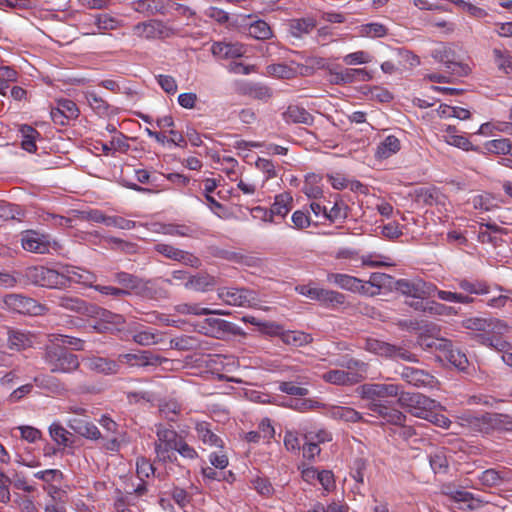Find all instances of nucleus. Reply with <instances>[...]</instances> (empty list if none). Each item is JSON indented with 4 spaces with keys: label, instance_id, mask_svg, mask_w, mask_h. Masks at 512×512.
<instances>
[{
    "label": "nucleus",
    "instance_id": "f257e3e1",
    "mask_svg": "<svg viewBox=\"0 0 512 512\" xmlns=\"http://www.w3.org/2000/svg\"><path fill=\"white\" fill-rule=\"evenodd\" d=\"M461 426L472 432L491 435L494 433H512V416L503 413H483L475 415L470 412L463 413L459 417Z\"/></svg>",
    "mask_w": 512,
    "mask_h": 512
},
{
    "label": "nucleus",
    "instance_id": "f03ea898",
    "mask_svg": "<svg viewBox=\"0 0 512 512\" xmlns=\"http://www.w3.org/2000/svg\"><path fill=\"white\" fill-rule=\"evenodd\" d=\"M42 359L51 373L71 374L80 367V361L76 354L57 342L49 339L43 349Z\"/></svg>",
    "mask_w": 512,
    "mask_h": 512
},
{
    "label": "nucleus",
    "instance_id": "7ed1b4c3",
    "mask_svg": "<svg viewBox=\"0 0 512 512\" xmlns=\"http://www.w3.org/2000/svg\"><path fill=\"white\" fill-rule=\"evenodd\" d=\"M3 308L24 315H43L47 308L35 299L22 294H7L3 297Z\"/></svg>",
    "mask_w": 512,
    "mask_h": 512
},
{
    "label": "nucleus",
    "instance_id": "20e7f679",
    "mask_svg": "<svg viewBox=\"0 0 512 512\" xmlns=\"http://www.w3.org/2000/svg\"><path fill=\"white\" fill-rule=\"evenodd\" d=\"M363 348L371 353L392 359H402L408 362L416 361L414 354L401 346H396L379 339L367 338L364 341Z\"/></svg>",
    "mask_w": 512,
    "mask_h": 512
},
{
    "label": "nucleus",
    "instance_id": "39448f33",
    "mask_svg": "<svg viewBox=\"0 0 512 512\" xmlns=\"http://www.w3.org/2000/svg\"><path fill=\"white\" fill-rule=\"evenodd\" d=\"M26 279L38 286L47 288H63L64 278L60 272L44 266H32L25 270Z\"/></svg>",
    "mask_w": 512,
    "mask_h": 512
},
{
    "label": "nucleus",
    "instance_id": "423d86ee",
    "mask_svg": "<svg viewBox=\"0 0 512 512\" xmlns=\"http://www.w3.org/2000/svg\"><path fill=\"white\" fill-rule=\"evenodd\" d=\"M394 288L401 294L415 299H427L433 296L436 291L434 284L420 278L396 280Z\"/></svg>",
    "mask_w": 512,
    "mask_h": 512
},
{
    "label": "nucleus",
    "instance_id": "0eeeda50",
    "mask_svg": "<svg viewBox=\"0 0 512 512\" xmlns=\"http://www.w3.org/2000/svg\"><path fill=\"white\" fill-rule=\"evenodd\" d=\"M157 441L155 442V452L162 461L171 460L170 452L177 447L181 436L173 430L162 424L156 425Z\"/></svg>",
    "mask_w": 512,
    "mask_h": 512
},
{
    "label": "nucleus",
    "instance_id": "6e6552de",
    "mask_svg": "<svg viewBox=\"0 0 512 512\" xmlns=\"http://www.w3.org/2000/svg\"><path fill=\"white\" fill-rule=\"evenodd\" d=\"M21 245L28 252L46 254L50 252L51 248H55L57 243L52 241L47 234L26 230L21 233Z\"/></svg>",
    "mask_w": 512,
    "mask_h": 512
},
{
    "label": "nucleus",
    "instance_id": "1a4fd4ad",
    "mask_svg": "<svg viewBox=\"0 0 512 512\" xmlns=\"http://www.w3.org/2000/svg\"><path fill=\"white\" fill-rule=\"evenodd\" d=\"M218 297L228 305L248 307L257 302V293L247 288H220Z\"/></svg>",
    "mask_w": 512,
    "mask_h": 512
},
{
    "label": "nucleus",
    "instance_id": "9d476101",
    "mask_svg": "<svg viewBox=\"0 0 512 512\" xmlns=\"http://www.w3.org/2000/svg\"><path fill=\"white\" fill-rule=\"evenodd\" d=\"M134 32L139 37L145 39H164L176 35V31L167 26L163 21L152 19L147 22H141L134 26Z\"/></svg>",
    "mask_w": 512,
    "mask_h": 512
},
{
    "label": "nucleus",
    "instance_id": "9b49d317",
    "mask_svg": "<svg viewBox=\"0 0 512 512\" xmlns=\"http://www.w3.org/2000/svg\"><path fill=\"white\" fill-rule=\"evenodd\" d=\"M115 281L122 286L121 289L135 291L144 296H153V290L156 287V281L143 280L127 272H118L115 275Z\"/></svg>",
    "mask_w": 512,
    "mask_h": 512
},
{
    "label": "nucleus",
    "instance_id": "f8f14e48",
    "mask_svg": "<svg viewBox=\"0 0 512 512\" xmlns=\"http://www.w3.org/2000/svg\"><path fill=\"white\" fill-rule=\"evenodd\" d=\"M153 249L167 259L180 262L193 268H199L201 266V261L197 256L191 252L179 249L172 244L156 243Z\"/></svg>",
    "mask_w": 512,
    "mask_h": 512
},
{
    "label": "nucleus",
    "instance_id": "ddd939ff",
    "mask_svg": "<svg viewBox=\"0 0 512 512\" xmlns=\"http://www.w3.org/2000/svg\"><path fill=\"white\" fill-rule=\"evenodd\" d=\"M117 360L120 366L127 365L129 367L157 366L168 361L166 358L148 350L138 351L137 353L119 354Z\"/></svg>",
    "mask_w": 512,
    "mask_h": 512
},
{
    "label": "nucleus",
    "instance_id": "4468645a",
    "mask_svg": "<svg viewBox=\"0 0 512 512\" xmlns=\"http://www.w3.org/2000/svg\"><path fill=\"white\" fill-rule=\"evenodd\" d=\"M432 56L436 61L443 63L453 75L465 76L469 73L468 65L456 61L455 53L450 47L442 45L432 52Z\"/></svg>",
    "mask_w": 512,
    "mask_h": 512
},
{
    "label": "nucleus",
    "instance_id": "2eb2a0df",
    "mask_svg": "<svg viewBox=\"0 0 512 512\" xmlns=\"http://www.w3.org/2000/svg\"><path fill=\"white\" fill-rule=\"evenodd\" d=\"M400 387L396 384L367 383L357 388L362 399L376 400L398 396Z\"/></svg>",
    "mask_w": 512,
    "mask_h": 512
},
{
    "label": "nucleus",
    "instance_id": "dca6fc26",
    "mask_svg": "<svg viewBox=\"0 0 512 512\" xmlns=\"http://www.w3.org/2000/svg\"><path fill=\"white\" fill-rule=\"evenodd\" d=\"M401 378L408 384L421 388H432L436 385V378L425 370L404 366L400 371Z\"/></svg>",
    "mask_w": 512,
    "mask_h": 512
},
{
    "label": "nucleus",
    "instance_id": "f3484780",
    "mask_svg": "<svg viewBox=\"0 0 512 512\" xmlns=\"http://www.w3.org/2000/svg\"><path fill=\"white\" fill-rule=\"evenodd\" d=\"M331 82L337 85L349 84L356 81H370L373 75L365 68H345L341 71L330 70Z\"/></svg>",
    "mask_w": 512,
    "mask_h": 512
},
{
    "label": "nucleus",
    "instance_id": "a211bd4d",
    "mask_svg": "<svg viewBox=\"0 0 512 512\" xmlns=\"http://www.w3.org/2000/svg\"><path fill=\"white\" fill-rule=\"evenodd\" d=\"M35 342V334L21 329L8 328L7 330V347L10 350L21 352L33 347Z\"/></svg>",
    "mask_w": 512,
    "mask_h": 512
},
{
    "label": "nucleus",
    "instance_id": "6ab92c4d",
    "mask_svg": "<svg viewBox=\"0 0 512 512\" xmlns=\"http://www.w3.org/2000/svg\"><path fill=\"white\" fill-rule=\"evenodd\" d=\"M398 403L409 411L422 409H436L440 404L420 393L402 392L399 395Z\"/></svg>",
    "mask_w": 512,
    "mask_h": 512
},
{
    "label": "nucleus",
    "instance_id": "aec40b11",
    "mask_svg": "<svg viewBox=\"0 0 512 512\" xmlns=\"http://www.w3.org/2000/svg\"><path fill=\"white\" fill-rule=\"evenodd\" d=\"M85 366L95 373L104 375H114L120 371L118 360L109 358L90 356L83 359Z\"/></svg>",
    "mask_w": 512,
    "mask_h": 512
},
{
    "label": "nucleus",
    "instance_id": "412c9836",
    "mask_svg": "<svg viewBox=\"0 0 512 512\" xmlns=\"http://www.w3.org/2000/svg\"><path fill=\"white\" fill-rule=\"evenodd\" d=\"M327 281L343 290L353 293L363 294V292H366V290H364L363 280L348 274L328 273Z\"/></svg>",
    "mask_w": 512,
    "mask_h": 512
},
{
    "label": "nucleus",
    "instance_id": "4be33fe9",
    "mask_svg": "<svg viewBox=\"0 0 512 512\" xmlns=\"http://www.w3.org/2000/svg\"><path fill=\"white\" fill-rule=\"evenodd\" d=\"M247 49L239 42H214L211 53L220 59L239 58L245 55Z\"/></svg>",
    "mask_w": 512,
    "mask_h": 512
},
{
    "label": "nucleus",
    "instance_id": "5701e85b",
    "mask_svg": "<svg viewBox=\"0 0 512 512\" xmlns=\"http://www.w3.org/2000/svg\"><path fill=\"white\" fill-rule=\"evenodd\" d=\"M67 426L76 434L90 440H98L101 437L98 427L85 418L72 417L68 419Z\"/></svg>",
    "mask_w": 512,
    "mask_h": 512
},
{
    "label": "nucleus",
    "instance_id": "b1692460",
    "mask_svg": "<svg viewBox=\"0 0 512 512\" xmlns=\"http://www.w3.org/2000/svg\"><path fill=\"white\" fill-rule=\"evenodd\" d=\"M322 379L330 384L350 386L360 383L364 377L360 373H349L344 370H329L322 375Z\"/></svg>",
    "mask_w": 512,
    "mask_h": 512
},
{
    "label": "nucleus",
    "instance_id": "393cba45",
    "mask_svg": "<svg viewBox=\"0 0 512 512\" xmlns=\"http://www.w3.org/2000/svg\"><path fill=\"white\" fill-rule=\"evenodd\" d=\"M238 93L243 96H248L253 99L268 101L273 92L271 88L261 83H253V82H243L238 86Z\"/></svg>",
    "mask_w": 512,
    "mask_h": 512
},
{
    "label": "nucleus",
    "instance_id": "a878e982",
    "mask_svg": "<svg viewBox=\"0 0 512 512\" xmlns=\"http://www.w3.org/2000/svg\"><path fill=\"white\" fill-rule=\"evenodd\" d=\"M60 276L64 278L63 288L67 287L70 283L88 285L94 280V275L92 273L76 267H65L60 272Z\"/></svg>",
    "mask_w": 512,
    "mask_h": 512
},
{
    "label": "nucleus",
    "instance_id": "bb28decb",
    "mask_svg": "<svg viewBox=\"0 0 512 512\" xmlns=\"http://www.w3.org/2000/svg\"><path fill=\"white\" fill-rule=\"evenodd\" d=\"M53 302L58 307L63 308L70 312H75V313L83 314V315L89 313V308H88L87 303L78 297H73V296H68V295H59V296H55Z\"/></svg>",
    "mask_w": 512,
    "mask_h": 512
},
{
    "label": "nucleus",
    "instance_id": "cd10ccee",
    "mask_svg": "<svg viewBox=\"0 0 512 512\" xmlns=\"http://www.w3.org/2000/svg\"><path fill=\"white\" fill-rule=\"evenodd\" d=\"M217 284L216 278L208 273L201 272L190 275L184 283L186 289L205 292Z\"/></svg>",
    "mask_w": 512,
    "mask_h": 512
},
{
    "label": "nucleus",
    "instance_id": "c85d7f7f",
    "mask_svg": "<svg viewBox=\"0 0 512 512\" xmlns=\"http://www.w3.org/2000/svg\"><path fill=\"white\" fill-rule=\"evenodd\" d=\"M392 277L386 273H372L368 281H363L364 290L363 295L374 296L379 293V290L390 286Z\"/></svg>",
    "mask_w": 512,
    "mask_h": 512
},
{
    "label": "nucleus",
    "instance_id": "c756f323",
    "mask_svg": "<svg viewBox=\"0 0 512 512\" xmlns=\"http://www.w3.org/2000/svg\"><path fill=\"white\" fill-rule=\"evenodd\" d=\"M132 9L146 16L165 14V4L162 0H134L131 3Z\"/></svg>",
    "mask_w": 512,
    "mask_h": 512
},
{
    "label": "nucleus",
    "instance_id": "7c9ffc66",
    "mask_svg": "<svg viewBox=\"0 0 512 512\" xmlns=\"http://www.w3.org/2000/svg\"><path fill=\"white\" fill-rule=\"evenodd\" d=\"M283 119L286 123H299L312 125L314 117L306 109L297 105H290L283 113Z\"/></svg>",
    "mask_w": 512,
    "mask_h": 512
},
{
    "label": "nucleus",
    "instance_id": "2f4dec72",
    "mask_svg": "<svg viewBox=\"0 0 512 512\" xmlns=\"http://www.w3.org/2000/svg\"><path fill=\"white\" fill-rule=\"evenodd\" d=\"M446 495L455 502H462L467 504L469 510H476L481 508L484 504L488 503L480 498L474 496L473 493L466 490H450Z\"/></svg>",
    "mask_w": 512,
    "mask_h": 512
},
{
    "label": "nucleus",
    "instance_id": "473e14b6",
    "mask_svg": "<svg viewBox=\"0 0 512 512\" xmlns=\"http://www.w3.org/2000/svg\"><path fill=\"white\" fill-rule=\"evenodd\" d=\"M195 431L197 433L198 439L201 440L204 444L211 447H223V440L211 430L210 424L208 422H198L195 426Z\"/></svg>",
    "mask_w": 512,
    "mask_h": 512
},
{
    "label": "nucleus",
    "instance_id": "72a5a7b5",
    "mask_svg": "<svg viewBox=\"0 0 512 512\" xmlns=\"http://www.w3.org/2000/svg\"><path fill=\"white\" fill-rule=\"evenodd\" d=\"M328 415L333 419L345 422L357 423L363 421L362 414L351 407L332 406L328 411Z\"/></svg>",
    "mask_w": 512,
    "mask_h": 512
},
{
    "label": "nucleus",
    "instance_id": "f704fd0d",
    "mask_svg": "<svg viewBox=\"0 0 512 512\" xmlns=\"http://www.w3.org/2000/svg\"><path fill=\"white\" fill-rule=\"evenodd\" d=\"M400 149V140L394 135H389L377 146L375 157L378 159H387L396 154Z\"/></svg>",
    "mask_w": 512,
    "mask_h": 512
},
{
    "label": "nucleus",
    "instance_id": "c9c22d12",
    "mask_svg": "<svg viewBox=\"0 0 512 512\" xmlns=\"http://www.w3.org/2000/svg\"><path fill=\"white\" fill-rule=\"evenodd\" d=\"M282 406L304 413L310 410L322 408L325 405L314 399L290 398L287 401L283 402Z\"/></svg>",
    "mask_w": 512,
    "mask_h": 512
},
{
    "label": "nucleus",
    "instance_id": "e433bc0d",
    "mask_svg": "<svg viewBox=\"0 0 512 512\" xmlns=\"http://www.w3.org/2000/svg\"><path fill=\"white\" fill-rule=\"evenodd\" d=\"M292 202L293 198L287 192L276 195L274 203L271 205L270 208L272 217L274 218L275 216H279L281 218H284L292 209Z\"/></svg>",
    "mask_w": 512,
    "mask_h": 512
},
{
    "label": "nucleus",
    "instance_id": "4c0bfd02",
    "mask_svg": "<svg viewBox=\"0 0 512 512\" xmlns=\"http://www.w3.org/2000/svg\"><path fill=\"white\" fill-rule=\"evenodd\" d=\"M132 339L135 343L141 346H150L158 344L162 341L161 333L152 328H145L134 331Z\"/></svg>",
    "mask_w": 512,
    "mask_h": 512
},
{
    "label": "nucleus",
    "instance_id": "58836bf2",
    "mask_svg": "<svg viewBox=\"0 0 512 512\" xmlns=\"http://www.w3.org/2000/svg\"><path fill=\"white\" fill-rule=\"evenodd\" d=\"M21 134V146L29 153H34L37 150L36 139L40 133L30 125H22L19 129Z\"/></svg>",
    "mask_w": 512,
    "mask_h": 512
},
{
    "label": "nucleus",
    "instance_id": "ea45409f",
    "mask_svg": "<svg viewBox=\"0 0 512 512\" xmlns=\"http://www.w3.org/2000/svg\"><path fill=\"white\" fill-rule=\"evenodd\" d=\"M348 216V206L340 199L328 201L326 219L330 222H342Z\"/></svg>",
    "mask_w": 512,
    "mask_h": 512
},
{
    "label": "nucleus",
    "instance_id": "a19ab883",
    "mask_svg": "<svg viewBox=\"0 0 512 512\" xmlns=\"http://www.w3.org/2000/svg\"><path fill=\"white\" fill-rule=\"evenodd\" d=\"M205 322L209 326V333L216 338H221L227 333L235 332V325L226 320L220 318H207Z\"/></svg>",
    "mask_w": 512,
    "mask_h": 512
},
{
    "label": "nucleus",
    "instance_id": "79ce46f5",
    "mask_svg": "<svg viewBox=\"0 0 512 512\" xmlns=\"http://www.w3.org/2000/svg\"><path fill=\"white\" fill-rule=\"evenodd\" d=\"M248 34L257 40H268L273 37L270 25L264 20L258 19L249 24Z\"/></svg>",
    "mask_w": 512,
    "mask_h": 512
},
{
    "label": "nucleus",
    "instance_id": "37998d69",
    "mask_svg": "<svg viewBox=\"0 0 512 512\" xmlns=\"http://www.w3.org/2000/svg\"><path fill=\"white\" fill-rule=\"evenodd\" d=\"M445 358L460 370H465L468 365V359L466 355L459 349L454 348L452 342L450 345L443 349Z\"/></svg>",
    "mask_w": 512,
    "mask_h": 512
},
{
    "label": "nucleus",
    "instance_id": "c03bdc74",
    "mask_svg": "<svg viewBox=\"0 0 512 512\" xmlns=\"http://www.w3.org/2000/svg\"><path fill=\"white\" fill-rule=\"evenodd\" d=\"M281 338L285 344L294 347H301L312 342L311 335L302 331H287L282 333Z\"/></svg>",
    "mask_w": 512,
    "mask_h": 512
},
{
    "label": "nucleus",
    "instance_id": "a18cd8bd",
    "mask_svg": "<svg viewBox=\"0 0 512 512\" xmlns=\"http://www.w3.org/2000/svg\"><path fill=\"white\" fill-rule=\"evenodd\" d=\"M506 479V472L497 471L495 469H487L479 476L481 484L486 487L499 486Z\"/></svg>",
    "mask_w": 512,
    "mask_h": 512
},
{
    "label": "nucleus",
    "instance_id": "49530a36",
    "mask_svg": "<svg viewBox=\"0 0 512 512\" xmlns=\"http://www.w3.org/2000/svg\"><path fill=\"white\" fill-rule=\"evenodd\" d=\"M94 24L101 31L116 30L122 26V20L107 13H100L94 16Z\"/></svg>",
    "mask_w": 512,
    "mask_h": 512
},
{
    "label": "nucleus",
    "instance_id": "de8ad7c7",
    "mask_svg": "<svg viewBox=\"0 0 512 512\" xmlns=\"http://www.w3.org/2000/svg\"><path fill=\"white\" fill-rule=\"evenodd\" d=\"M320 179L321 178L316 174L306 176L302 191L308 198L318 199L322 196V188L317 185Z\"/></svg>",
    "mask_w": 512,
    "mask_h": 512
},
{
    "label": "nucleus",
    "instance_id": "09e8293b",
    "mask_svg": "<svg viewBox=\"0 0 512 512\" xmlns=\"http://www.w3.org/2000/svg\"><path fill=\"white\" fill-rule=\"evenodd\" d=\"M267 72L282 79H292L296 77V71L294 70V62L291 64L276 63L271 64L267 67Z\"/></svg>",
    "mask_w": 512,
    "mask_h": 512
},
{
    "label": "nucleus",
    "instance_id": "8fccbe9b",
    "mask_svg": "<svg viewBox=\"0 0 512 512\" xmlns=\"http://www.w3.org/2000/svg\"><path fill=\"white\" fill-rule=\"evenodd\" d=\"M48 338H50L51 341L57 342L63 346L68 345L73 350H76V351L84 350L85 341L80 338H77L74 336H69V335H64V334H60V333L49 334Z\"/></svg>",
    "mask_w": 512,
    "mask_h": 512
},
{
    "label": "nucleus",
    "instance_id": "3c124183",
    "mask_svg": "<svg viewBox=\"0 0 512 512\" xmlns=\"http://www.w3.org/2000/svg\"><path fill=\"white\" fill-rule=\"evenodd\" d=\"M176 310L180 314H192V315H210V314H217V315H223L224 313L220 310H211L209 308L201 307L199 304H179L176 307Z\"/></svg>",
    "mask_w": 512,
    "mask_h": 512
},
{
    "label": "nucleus",
    "instance_id": "603ef678",
    "mask_svg": "<svg viewBox=\"0 0 512 512\" xmlns=\"http://www.w3.org/2000/svg\"><path fill=\"white\" fill-rule=\"evenodd\" d=\"M49 434L53 441L59 445L70 446V433L59 423H52L49 427Z\"/></svg>",
    "mask_w": 512,
    "mask_h": 512
},
{
    "label": "nucleus",
    "instance_id": "864d4df0",
    "mask_svg": "<svg viewBox=\"0 0 512 512\" xmlns=\"http://www.w3.org/2000/svg\"><path fill=\"white\" fill-rule=\"evenodd\" d=\"M315 27V22L311 18L295 19L291 21L290 30L293 36L300 37L303 34L310 33Z\"/></svg>",
    "mask_w": 512,
    "mask_h": 512
},
{
    "label": "nucleus",
    "instance_id": "5fc2aeb1",
    "mask_svg": "<svg viewBox=\"0 0 512 512\" xmlns=\"http://www.w3.org/2000/svg\"><path fill=\"white\" fill-rule=\"evenodd\" d=\"M425 314L431 316H451L457 314L455 308L436 301H427Z\"/></svg>",
    "mask_w": 512,
    "mask_h": 512
},
{
    "label": "nucleus",
    "instance_id": "6e6d98bb",
    "mask_svg": "<svg viewBox=\"0 0 512 512\" xmlns=\"http://www.w3.org/2000/svg\"><path fill=\"white\" fill-rule=\"evenodd\" d=\"M485 149L494 154H509L512 143L507 138L494 139L485 143Z\"/></svg>",
    "mask_w": 512,
    "mask_h": 512
},
{
    "label": "nucleus",
    "instance_id": "4d7b16f0",
    "mask_svg": "<svg viewBox=\"0 0 512 512\" xmlns=\"http://www.w3.org/2000/svg\"><path fill=\"white\" fill-rule=\"evenodd\" d=\"M494 61L500 70L506 74L512 72V56L506 51L499 48L493 49Z\"/></svg>",
    "mask_w": 512,
    "mask_h": 512
},
{
    "label": "nucleus",
    "instance_id": "13d9d810",
    "mask_svg": "<svg viewBox=\"0 0 512 512\" xmlns=\"http://www.w3.org/2000/svg\"><path fill=\"white\" fill-rule=\"evenodd\" d=\"M479 341L488 347H493L498 351H506L511 345L506 340L502 339L499 336L489 335V334H479Z\"/></svg>",
    "mask_w": 512,
    "mask_h": 512
},
{
    "label": "nucleus",
    "instance_id": "bf43d9fd",
    "mask_svg": "<svg viewBox=\"0 0 512 512\" xmlns=\"http://www.w3.org/2000/svg\"><path fill=\"white\" fill-rule=\"evenodd\" d=\"M182 405L173 399L164 401L159 405L160 413L170 421H175L177 415L181 412Z\"/></svg>",
    "mask_w": 512,
    "mask_h": 512
},
{
    "label": "nucleus",
    "instance_id": "052dcab7",
    "mask_svg": "<svg viewBox=\"0 0 512 512\" xmlns=\"http://www.w3.org/2000/svg\"><path fill=\"white\" fill-rule=\"evenodd\" d=\"M85 99L90 107L98 114H106L108 112L109 104L96 92L87 91L85 93Z\"/></svg>",
    "mask_w": 512,
    "mask_h": 512
},
{
    "label": "nucleus",
    "instance_id": "680f3d73",
    "mask_svg": "<svg viewBox=\"0 0 512 512\" xmlns=\"http://www.w3.org/2000/svg\"><path fill=\"white\" fill-rule=\"evenodd\" d=\"M429 463L435 473L446 472L448 469L447 457L441 450H437L429 455Z\"/></svg>",
    "mask_w": 512,
    "mask_h": 512
},
{
    "label": "nucleus",
    "instance_id": "e2e57ef3",
    "mask_svg": "<svg viewBox=\"0 0 512 512\" xmlns=\"http://www.w3.org/2000/svg\"><path fill=\"white\" fill-rule=\"evenodd\" d=\"M459 287L471 294L484 295L490 293V286L485 282H470L468 280H462L459 283Z\"/></svg>",
    "mask_w": 512,
    "mask_h": 512
},
{
    "label": "nucleus",
    "instance_id": "0e129e2a",
    "mask_svg": "<svg viewBox=\"0 0 512 512\" xmlns=\"http://www.w3.org/2000/svg\"><path fill=\"white\" fill-rule=\"evenodd\" d=\"M337 365L346 368L349 370V373H360L364 379L366 378V373L369 368L367 363L354 358H349L343 360L342 362H338Z\"/></svg>",
    "mask_w": 512,
    "mask_h": 512
},
{
    "label": "nucleus",
    "instance_id": "69168bd1",
    "mask_svg": "<svg viewBox=\"0 0 512 512\" xmlns=\"http://www.w3.org/2000/svg\"><path fill=\"white\" fill-rule=\"evenodd\" d=\"M197 345V341L190 336L182 335L180 337H176L171 339L170 346L173 349H177L180 351H189L193 350Z\"/></svg>",
    "mask_w": 512,
    "mask_h": 512
},
{
    "label": "nucleus",
    "instance_id": "338daca9",
    "mask_svg": "<svg viewBox=\"0 0 512 512\" xmlns=\"http://www.w3.org/2000/svg\"><path fill=\"white\" fill-rule=\"evenodd\" d=\"M419 344L425 349H438L443 351L445 347L450 345V340L444 338H432L430 336H421L419 338Z\"/></svg>",
    "mask_w": 512,
    "mask_h": 512
},
{
    "label": "nucleus",
    "instance_id": "774afa93",
    "mask_svg": "<svg viewBox=\"0 0 512 512\" xmlns=\"http://www.w3.org/2000/svg\"><path fill=\"white\" fill-rule=\"evenodd\" d=\"M251 483L253 488L264 497H270L274 493V488L268 478L258 476Z\"/></svg>",
    "mask_w": 512,
    "mask_h": 512
}]
</instances>
